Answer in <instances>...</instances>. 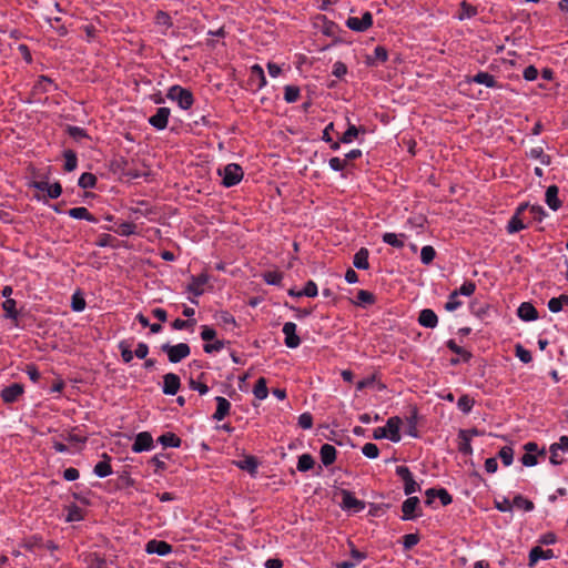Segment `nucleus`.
Listing matches in <instances>:
<instances>
[{
  "label": "nucleus",
  "instance_id": "1",
  "mask_svg": "<svg viewBox=\"0 0 568 568\" xmlns=\"http://www.w3.org/2000/svg\"><path fill=\"white\" fill-rule=\"evenodd\" d=\"M400 426L402 419L399 417H390L385 426L374 429L373 437L375 439L387 438L393 443H398L400 440Z\"/></svg>",
  "mask_w": 568,
  "mask_h": 568
},
{
  "label": "nucleus",
  "instance_id": "2",
  "mask_svg": "<svg viewBox=\"0 0 568 568\" xmlns=\"http://www.w3.org/2000/svg\"><path fill=\"white\" fill-rule=\"evenodd\" d=\"M219 175L222 178V184L225 187H232L242 181L244 172L239 164L229 163L219 169Z\"/></svg>",
  "mask_w": 568,
  "mask_h": 568
},
{
  "label": "nucleus",
  "instance_id": "3",
  "mask_svg": "<svg viewBox=\"0 0 568 568\" xmlns=\"http://www.w3.org/2000/svg\"><path fill=\"white\" fill-rule=\"evenodd\" d=\"M166 97L171 101L176 102L178 105L183 110H189L194 102L191 91L180 85L171 87L168 91Z\"/></svg>",
  "mask_w": 568,
  "mask_h": 568
},
{
  "label": "nucleus",
  "instance_id": "4",
  "mask_svg": "<svg viewBox=\"0 0 568 568\" xmlns=\"http://www.w3.org/2000/svg\"><path fill=\"white\" fill-rule=\"evenodd\" d=\"M162 351L166 353L169 361L174 364L181 362L191 353L190 346L186 343L164 344L162 345Z\"/></svg>",
  "mask_w": 568,
  "mask_h": 568
},
{
  "label": "nucleus",
  "instance_id": "5",
  "mask_svg": "<svg viewBox=\"0 0 568 568\" xmlns=\"http://www.w3.org/2000/svg\"><path fill=\"white\" fill-rule=\"evenodd\" d=\"M396 475L404 483V493H405V495L409 496V495L420 490L419 484L416 483L412 471L409 470V468L407 466H397L396 467Z\"/></svg>",
  "mask_w": 568,
  "mask_h": 568
},
{
  "label": "nucleus",
  "instance_id": "6",
  "mask_svg": "<svg viewBox=\"0 0 568 568\" xmlns=\"http://www.w3.org/2000/svg\"><path fill=\"white\" fill-rule=\"evenodd\" d=\"M209 282V275L203 273L197 276H192L190 283L186 286V291L193 295V297H189V301L197 305L199 301L196 297L201 296L204 293L203 286Z\"/></svg>",
  "mask_w": 568,
  "mask_h": 568
},
{
  "label": "nucleus",
  "instance_id": "7",
  "mask_svg": "<svg viewBox=\"0 0 568 568\" xmlns=\"http://www.w3.org/2000/svg\"><path fill=\"white\" fill-rule=\"evenodd\" d=\"M373 24V16L371 12L366 11L363 13L361 18L358 17H349L346 20V26L356 32H364Z\"/></svg>",
  "mask_w": 568,
  "mask_h": 568
},
{
  "label": "nucleus",
  "instance_id": "8",
  "mask_svg": "<svg viewBox=\"0 0 568 568\" xmlns=\"http://www.w3.org/2000/svg\"><path fill=\"white\" fill-rule=\"evenodd\" d=\"M568 450V436H561L557 443H554L549 447L550 457L549 460L552 465L557 466L562 464L564 458L560 453Z\"/></svg>",
  "mask_w": 568,
  "mask_h": 568
},
{
  "label": "nucleus",
  "instance_id": "9",
  "mask_svg": "<svg viewBox=\"0 0 568 568\" xmlns=\"http://www.w3.org/2000/svg\"><path fill=\"white\" fill-rule=\"evenodd\" d=\"M30 186L38 191L45 192L50 199H58L62 193L61 184L58 182L33 181L30 183Z\"/></svg>",
  "mask_w": 568,
  "mask_h": 568
},
{
  "label": "nucleus",
  "instance_id": "10",
  "mask_svg": "<svg viewBox=\"0 0 568 568\" xmlns=\"http://www.w3.org/2000/svg\"><path fill=\"white\" fill-rule=\"evenodd\" d=\"M154 448L153 437L149 432H141L135 436L132 445L133 453L150 452Z\"/></svg>",
  "mask_w": 568,
  "mask_h": 568
},
{
  "label": "nucleus",
  "instance_id": "11",
  "mask_svg": "<svg viewBox=\"0 0 568 568\" xmlns=\"http://www.w3.org/2000/svg\"><path fill=\"white\" fill-rule=\"evenodd\" d=\"M296 328H297V326L293 322H286L283 325L282 332L285 336L284 344L288 348H297L301 344V338L296 334Z\"/></svg>",
  "mask_w": 568,
  "mask_h": 568
},
{
  "label": "nucleus",
  "instance_id": "12",
  "mask_svg": "<svg viewBox=\"0 0 568 568\" xmlns=\"http://www.w3.org/2000/svg\"><path fill=\"white\" fill-rule=\"evenodd\" d=\"M342 508L344 510H352L359 513L365 508L364 501L357 499L351 491L342 490Z\"/></svg>",
  "mask_w": 568,
  "mask_h": 568
},
{
  "label": "nucleus",
  "instance_id": "13",
  "mask_svg": "<svg viewBox=\"0 0 568 568\" xmlns=\"http://www.w3.org/2000/svg\"><path fill=\"white\" fill-rule=\"evenodd\" d=\"M170 114L171 111L169 108H159L155 114L150 116L149 123L159 131L164 130L168 126Z\"/></svg>",
  "mask_w": 568,
  "mask_h": 568
},
{
  "label": "nucleus",
  "instance_id": "14",
  "mask_svg": "<svg viewBox=\"0 0 568 568\" xmlns=\"http://www.w3.org/2000/svg\"><path fill=\"white\" fill-rule=\"evenodd\" d=\"M24 388L19 383H13L1 390V398L4 403L11 404L18 400L23 394Z\"/></svg>",
  "mask_w": 568,
  "mask_h": 568
},
{
  "label": "nucleus",
  "instance_id": "15",
  "mask_svg": "<svg viewBox=\"0 0 568 568\" xmlns=\"http://www.w3.org/2000/svg\"><path fill=\"white\" fill-rule=\"evenodd\" d=\"M145 551L158 556H166L172 552V546L166 541L152 539L145 545Z\"/></svg>",
  "mask_w": 568,
  "mask_h": 568
},
{
  "label": "nucleus",
  "instance_id": "16",
  "mask_svg": "<svg viewBox=\"0 0 568 568\" xmlns=\"http://www.w3.org/2000/svg\"><path fill=\"white\" fill-rule=\"evenodd\" d=\"M471 82L481 84V85H485L486 88H491V89H500L501 88V85H499L498 82L496 81V78L493 74L485 72V71H480L477 74H475L474 77L469 78L468 83H471Z\"/></svg>",
  "mask_w": 568,
  "mask_h": 568
},
{
  "label": "nucleus",
  "instance_id": "17",
  "mask_svg": "<svg viewBox=\"0 0 568 568\" xmlns=\"http://www.w3.org/2000/svg\"><path fill=\"white\" fill-rule=\"evenodd\" d=\"M180 377L176 374L168 373L163 376L162 392L165 395H175L180 388Z\"/></svg>",
  "mask_w": 568,
  "mask_h": 568
},
{
  "label": "nucleus",
  "instance_id": "18",
  "mask_svg": "<svg viewBox=\"0 0 568 568\" xmlns=\"http://www.w3.org/2000/svg\"><path fill=\"white\" fill-rule=\"evenodd\" d=\"M555 557V554L551 549H542L539 546H536L529 551V567H534L539 560H548Z\"/></svg>",
  "mask_w": 568,
  "mask_h": 568
},
{
  "label": "nucleus",
  "instance_id": "19",
  "mask_svg": "<svg viewBox=\"0 0 568 568\" xmlns=\"http://www.w3.org/2000/svg\"><path fill=\"white\" fill-rule=\"evenodd\" d=\"M418 323L423 327L435 328L438 324V317L433 310L424 308L419 313Z\"/></svg>",
  "mask_w": 568,
  "mask_h": 568
},
{
  "label": "nucleus",
  "instance_id": "20",
  "mask_svg": "<svg viewBox=\"0 0 568 568\" xmlns=\"http://www.w3.org/2000/svg\"><path fill=\"white\" fill-rule=\"evenodd\" d=\"M216 402V410L213 414V419L220 422L223 420L229 414L231 409V403L222 396L215 397Z\"/></svg>",
  "mask_w": 568,
  "mask_h": 568
},
{
  "label": "nucleus",
  "instance_id": "21",
  "mask_svg": "<svg viewBox=\"0 0 568 568\" xmlns=\"http://www.w3.org/2000/svg\"><path fill=\"white\" fill-rule=\"evenodd\" d=\"M419 499L417 497H408L402 505L403 520L415 518V511L418 508Z\"/></svg>",
  "mask_w": 568,
  "mask_h": 568
},
{
  "label": "nucleus",
  "instance_id": "22",
  "mask_svg": "<svg viewBox=\"0 0 568 568\" xmlns=\"http://www.w3.org/2000/svg\"><path fill=\"white\" fill-rule=\"evenodd\" d=\"M517 315L520 320L530 322L538 318V313L535 306L528 302H524L517 310Z\"/></svg>",
  "mask_w": 568,
  "mask_h": 568
},
{
  "label": "nucleus",
  "instance_id": "23",
  "mask_svg": "<svg viewBox=\"0 0 568 568\" xmlns=\"http://www.w3.org/2000/svg\"><path fill=\"white\" fill-rule=\"evenodd\" d=\"M559 190L556 185H550L546 190L545 201L549 209L557 211L561 207V201L558 197Z\"/></svg>",
  "mask_w": 568,
  "mask_h": 568
},
{
  "label": "nucleus",
  "instance_id": "24",
  "mask_svg": "<svg viewBox=\"0 0 568 568\" xmlns=\"http://www.w3.org/2000/svg\"><path fill=\"white\" fill-rule=\"evenodd\" d=\"M337 450L331 444H324L320 449L321 462L324 466L332 465L336 459Z\"/></svg>",
  "mask_w": 568,
  "mask_h": 568
},
{
  "label": "nucleus",
  "instance_id": "25",
  "mask_svg": "<svg viewBox=\"0 0 568 568\" xmlns=\"http://www.w3.org/2000/svg\"><path fill=\"white\" fill-rule=\"evenodd\" d=\"M70 217L75 220H85L91 223H97L98 220L84 206L72 207L68 211Z\"/></svg>",
  "mask_w": 568,
  "mask_h": 568
},
{
  "label": "nucleus",
  "instance_id": "26",
  "mask_svg": "<svg viewBox=\"0 0 568 568\" xmlns=\"http://www.w3.org/2000/svg\"><path fill=\"white\" fill-rule=\"evenodd\" d=\"M406 237L405 234H396V233H390V232H387V233H384L383 234V242L393 246V247H396V248H402L404 247V239Z\"/></svg>",
  "mask_w": 568,
  "mask_h": 568
},
{
  "label": "nucleus",
  "instance_id": "27",
  "mask_svg": "<svg viewBox=\"0 0 568 568\" xmlns=\"http://www.w3.org/2000/svg\"><path fill=\"white\" fill-rule=\"evenodd\" d=\"M158 442H159L163 447L178 448V447H180V446H181V439H180V437H178L174 433H171V432H168V433L162 434V435L158 438Z\"/></svg>",
  "mask_w": 568,
  "mask_h": 568
},
{
  "label": "nucleus",
  "instance_id": "28",
  "mask_svg": "<svg viewBox=\"0 0 568 568\" xmlns=\"http://www.w3.org/2000/svg\"><path fill=\"white\" fill-rule=\"evenodd\" d=\"M353 264L358 270H367L369 267L368 251L366 248H361L356 252L353 258Z\"/></svg>",
  "mask_w": 568,
  "mask_h": 568
},
{
  "label": "nucleus",
  "instance_id": "29",
  "mask_svg": "<svg viewBox=\"0 0 568 568\" xmlns=\"http://www.w3.org/2000/svg\"><path fill=\"white\" fill-rule=\"evenodd\" d=\"M253 394L256 399L264 400L268 396L267 383L264 377H260L253 388Z\"/></svg>",
  "mask_w": 568,
  "mask_h": 568
},
{
  "label": "nucleus",
  "instance_id": "30",
  "mask_svg": "<svg viewBox=\"0 0 568 568\" xmlns=\"http://www.w3.org/2000/svg\"><path fill=\"white\" fill-rule=\"evenodd\" d=\"M478 11L476 9V7L471 6L470 3L466 2V1H463L460 3V9H459V13H458V20L463 21V20H467V19H471L474 18L475 16H477Z\"/></svg>",
  "mask_w": 568,
  "mask_h": 568
},
{
  "label": "nucleus",
  "instance_id": "31",
  "mask_svg": "<svg viewBox=\"0 0 568 568\" xmlns=\"http://www.w3.org/2000/svg\"><path fill=\"white\" fill-rule=\"evenodd\" d=\"M566 305H568V295H560L548 301V310L552 313L560 312Z\"/></svg>",
  "mask_w": 568,
  "mask_h": 568
},
{
  "label": "nucleus",
  "instance_id": "32",
  "mask_svg": "<svg viewBox=\"0 0 568 568\" xmlns=\"http://www.w3.org/2000/svg\"><path fill=\"white\" fill-rule=\"evenodd\" d=\"M93 474L99 478H105L112 474V467L109 463V458L99 462L93 469Z\"/></svg>",
  "mask_w": 568,
  "mask_h": 568
},
{
  "label": "nucleus",
  "instance_id": "33",
  "mask_svg": "<svg viewBox=\"0 0 568 568\" xmlns=\"http://www.w3.org/2000/svg\"><path fill=\"white\" fill-rule=\"evenodd\" d=\"M2 308L4 311V315L7 318H10V320H17L18 318V311H17V303L12 298H7L3 303H2Z\"/></svg>",
  "mask_w": 568,
  "mask_h": 568
},
{
  "label": "nucleus",
  "instance_id": "34",
  "mask_svg": "<svg viewBox=\"0 0 568 568\" xmlns=\"http://www.w3.org/2000/svg\"><path fill=\"white\" fill-rule=\"evenodd\" d=\"M374 302H375V296L373 293L365 291V290H361L357 293V297H356V301L354 302V304L357 306H366V305L373 304Z\"/></svg>",
  "mask_w": 568,
  "mask_h": 568
},
{
  "label": "nucleus",
  "instance_id": "35",
  "mask_svg": "<svg viewBox=\"0 0 568 568\" xmlns=\"http://www.w3.org/2000/svg\"><path fill=\"white\" fill-rule=\"evenodd\" d=\"M529 158L538 160L542 165H549L551 160L548 154H546L542 150V148L537 146L530 149L528 152Z\"/></svg>",
  "mask_w": 568,
  "mask_h": 568
},
{
  "label": "nucleus",
  "instance_id": "36",
  "mask_svg": "<svg viewBox=\"0 0 568 568\" xmlns=\"http://www.w3.org/2000/svg\"><path fill=\"white\" fill-rule=\"evenodd\" d=\"M314 466V458L310 454H303L297 460V470L305 473L312 469Z\"/></svg>",
  "mask_w": 568,
  "mask_h": 568
},
{
  "label": "nucleus",
  "instance_id": "37",
  "mask_svg": "<svg viewBox=\"0 0 568 568\" xmlns=\"http://www.w3.org/2000/svg\"><path fill=\"white\" fill-rule=\"evenodd\" d=\"M64 156V169L68 172H71L77 169L78 158L77 154L72 150H65L63 153Z\"/></svg>",
  "mask_w": 568,
  "mask_h": 568
},
{
  "label": "nucleus",
  "instance_id": "38",
  "mask_svg": "<svg viewBox=\"0 0 568 568\" xmlns=\"http://www.w3.org/2000/svg\"><path fill=\"white\" fill-rule=\"evenodd\" d=\"M388 59L387 50L382 47L377 45L374 49L373 55L368 58V64H374L375 62H385Z\"/></svg>",
  "mask_w": 568,
  "mask_h": 568
},
{
  "label": "nucleus",
  "instance_id": "39",
  "mask_svg": "<svg viewBox=\"0 0 568 568\" xmlns=\"http://www.w3.org/2000/svg\"><path fill=\"white\" fill-rule=\"evenodd\" d=\"M251 77L256 78L258 81L257 88L262 89L266 85V78L264 74V70L260 64H254L251 67Z\"/></svg>",
  "mask_w": 568,
  "mask_h": 568
},
{
  "label": "nucleus",
  "instance_id": "40",
  "mask_svg": "<svg viewBox=\"0 0 568 568\" xmlns=\"http://www.w3.org/2000/svg\"><path fill=\"white\" fill-rule=\"evenodd\" d=\"M498 457L500 458L504 466L508 467L514 462V450L510 446H504L498 452Z\"/></svg>",
  "mask_w": 568,
  "mask_h": 568
},
{
  "label": "nucleus",
  "instance_id": "41",
  "mask_svg": "<svg viewBox=\"0 0 568 568\" xmlns=\"http://www.w3.org/2000/svg\"><path fill=\"white\" fill-rule=\"evenodd\" d=\"M511 504H513V507L524 509L525 511H531L534 509L532 501L528 500L527 498H525L521 495L515 496Z\"/></svg>",
  "mask_w": 568,
  "mask_h": 568
},
{
  "label": "nucleus",
  "instance_id": "42",
  "mask_svg": "<svg viewBox=\"0 0 568 568\" xmlns=\"http://www.w3.org/2000/svg\"><path fill=\"white\" fill-rule=\"evenodd\" d=\"M318 294L317 285L313 281H308L304 288L296 293V297L307 296L315 297Z\"/></svg>",
  "mask_w": 568,
  "mask_h": 568
},
{
  "label": "nucleus",
  "instance_id": "43",
  "mask_svg": "<svg viewBox=\"0 0 568 568\" xmlns=\"http://www.w3.org/2000/svg\"><path fill=\"white\" fill-rule=\"evenodd\" d=\"M97 178L92 173H82L79 178L78 184L82 189H92L95 186Z\"/></svg>",
  "mask_w": 568,
  "mask_h": 568
},
{
  "label": "nucleus",
  "instance_id": "44",
  "mask_svg": "<svg viewBox=\"0 0 568 568\" xmlns=\"http://www.w3.org/2000/svg\"><path fill=\"white\" fill-rule=\"evenodd\" d=\"M217 320L226 329H232L236 326L235 317L229 312H221Z\"/></svg>",
  "mask_w": 568,
  "mask_h": 568
},
{
  "label": "nucleus",
  "instance_id": "45",
  "mask_svg": "<svg viewBox=\"0 0 568 568\" xmlns=\"http://www.w3.org/2000/svg\"><path fill=\"white\" fill-rule=\"evenodd\" d=\"M436 256L435 248L430 245H425L420 250V261L423 264H430Z\"/></svg>",
  "mask_w": 568,
  "mask_h": 568
},
{
  "label": "nucleus",
  "instance_id": "46",
  "mask_svg": "<svg viewBox=\"0 0 568 568\" xmlns=\"http://www.w3.org/2000/svg\"><path fill=\"white\" fill-rule=\"evenodd\" d=\"M300 98V89L295 85H286L284 88V100L287 103H294Z\"/></svg>",
  "mask_w": 568,
  "mask_h": 568
},
{
  "label": "nucleus",
  "instance_id": "47",
  "mask_svg": "<svg viewBox=\"0 0 568 568\" xmlns=\"http://www.w3.org/2000/svg\"><path fill=\"white\" fill-rule=\"evenodd\" d=\"M358 133L359 130L354 124H349L341 136V142L345 144L352 143L358 136Z\"/></svg>",
  "mask_w": 568,
  "mask_h": 568
},
{
  "label": "nucleus",
  "instance_id": "48",
  "mask_svg": "<svg viewBox=\"0 0 568 568\" xmlns=\"http://www.w3.org/2000/svg\"><path fill=\"white\" fill-rule=\"evenodd\" d=\"M474 403V399H471L468 395H463L457 400V407L464 414H468L471 410Z\"/></svg>",
  "mask_w": 568,
  "mask_h": 568
},
{
  "label": "nucleus",
  "instance_id": "49",
  "mask_svg": "<svg viewBox=\"0 0 568 568\" xmlns=\"http://www.w3.org/2000/svg\"><path fill=\"white\" fill-rule=\"evenodd\" d=\"M136 226L131 222H123L114 230L121 236H130L135 233Z\"/></svg>",
  "mask_w": 568,
  "mask_h": 568
},
{
  "label": "nucleus",
  "instance_id": "50",
  "mask_svg": "<svg viewBox=\"0 0 568 568\" xmlns=\"http://www.w3.org/2000/svg\"><path fill=\"white\" fill-rule=\"evenodd\" d=\"M462 304L463 303L459 300V295L455 291H453L448 296L447 303L445 304V310L448 312H454L457 308H459Z\"/></svg>",
  "mask_w": 568,
  "mask_h": 568
},
{
  "label": "nucleus",
  "instance_id": "51",
  "mask_svg": "<svg viewBox=\"0 0 568 568\" xmlns=\"http://www.w3.org/2000/svg\"><path fill=\"white\" fill-rule=\"evenodd\" d=\"M83 519L82 509L75 505L68 508V514L65 517V521L73 523V521H80Z\"/></svg>",
  "mask_w": 568,
  "mask_h": 568
},
{
  "label": "nucleus",
  "instance_id": "52",
  "mask_svg": "<svg viewBox=\"0 0 568 568\" xmlns=\"http://www.w3.org/2000/svg\"><path fill=\"white\" fill-rule=\"evenodd\" d=\"M525 227L526 226H525L524 222L518 217L517 214H515L508 222L507 231H508V233L514 234V233H517V232L524 230Z\"/></svg>",
  "mask_w": 568,
  "mask_h": 568
},
{
  "label": "nucleus",
  "instance_id": "53",
  "mask_svg": "<svg viewBox=\"0 0 568 568\" xmlns=\"http://www.w3.org/2000/svg\"><path fill=\"white\" fill-rule=\"evenodd\" d=\"M362 454L369 458V459H375L378 457L379 455V449L378 447L373 444V443H366L363 447H362Z\"/></svg>",
  "mask_w": 568,
  "mask_h": 568
},
{
  "label": "nucleus",
  "instance_id": "54",
  "mask_svg": "<svg viewBox=\"0 0 568 568\" xmlns=\"http://www.w3.org/2000/svg\"><path fill=\"white\" fill-rule=\"evenodd\" d=\"M447 347L453 353L458 354L459 356H462L464 361H468L470 358V353L467 352L466 349H464L463 347H460L459 345H457L456 342L453 341V339H449L447 342Z\"/></svg>",
  "mask_w": 568,
  "mask_h": 568
},
{
  "label": "nucleus",
  "instance_id": "55",
  "mask_svg": "<svg viewBox=\"0 0 568 568\" xmlns=\"http://www.w3.org/2000/svg\"><path fill=\"white\" fill-rule=\"evenodd\" d=\"M119 349L121 352V357L124 363H130L135 356L134 353L130 349L128 343L124 341L119 343Z\"/></svg>",
  "mask_w": 568,
  "mask_h": 568
},
{
  "label": "nucleus",
  "instance_id": "56",
  "mask_svg": "<svg viewBox=\"0 0 568 568\" xmlns=\"http://www.w3.org/2000/svg\"><path fill=\"white\" fill-rule=\"evenodd\" d=\"M529 212L532 219L537 222H541L548 214L541 205H530Z\"/></svg>",
  "mask_w": 568,
  "mask_h": 568
},
{
  "label": "nucleus",
  "instance_id": "57",
  "mask_svg": "<svg viewBox=\"0 0 568 568\" xmlns=\"http://www.w3.org/2000/svg\"><path fill=\"white\" fill-rule=\"evenodd\" d=\"M297 424L303 429H311L313 427V416L311 413L305 412L298 416Z\"/></svg>",
  "mask_w": 568,
  "mask_h": 568
},
{
  "label": "nucleus",
  "instance_id": "58",
  "mask_svg": "<svg viewBox=\"0 0 568 568\" xmlns=\"http://www.w3.org/2000/svg\"><path fill=\"white\" fill-rule=\"evenodd\" d=\"M476 290V285L474 282H465L460 287L459 290H455V292L458 294V295H463V296H470L474 294Z\"/></svg>",
  "mask_w": 568,
  "mask_h": 568
},
{
  "label": "nucleus",
  "instance_id": "59",
  "mask_svg": "<svg viewBox=\"0 0 568 568\" xmlns=\"http://www.w3.org/2000/svg\"><path fill=\"white\" fill-rule=\"evenodd\" d=\"M203 348L207 354L217 353L224 348V342L216 339L213 343H206Z\"/></svg>",
  "mask_w": 568,
  "mask_h": 568
},
{
  "label": "nucleus",
  "instance_id": "60",
  "mask_svg": "<svg viewBox=\"0 0 568 568\" xmlns=\"http://www.w3.org/2000/svg\"><path fill=\"white\" fill-rule=\"evenodd\" d=\"M516 356L525 364L531 362V353L521 345L516 346Z\"/></svg>",
  "mask_w": 568,
  "mask_h": 568
},
{
  "label": "nucleus",
  "instance_id": "61",
  "mask_svg": "<svg viewBox=\"0 0 568 568\" xmlns=\"http://www.w3.org/2000/svg\"><path fill=\"white\" fill-rule=\"evenodd\" d=\"M71 308L74 312H82L85 308V301H84V298L79 296L78 294H74L72 296Z\"/></svg>",
  "mask_w": 568,
  "mask_h": 568
},
{
  "label": "nucleus",
  "instance_id": "62",
  "mask_svg": "<svg viewBox=\"0 0 568 568\" xmlns=\"http://www.w3.org/2000/svg\"><path fill=\"white\" fill-rule=\"evenodd\" d=\"M328 165L333 171L341 172L346 166V160L339 158H332L328 161Z\"/></svg>",
  "mask_w": 568,
  "mask_h": 568
},
{
  "label": "nucleus",
  "instance_id": "63",
  "mask_svg": "<svg viewBox=\"0 0 568 568\" xmlns=\"http://www.w3.org/2000/svg\"><path fill=\"white\" fill-rule=\"evenodd\" d=\"M332 73L334 77L341 79L347 73V67L345 65V63L337 61L333 64Z\"/></svg>",
  "mask_w": 568,
  "mask_h": 568
},
{
  "label": "nucleus",
  "instance_id": "64",
  "mask_svg": "<svg viewBox=\"0 0 568 568\" xmlns=\"http://www.w3.org/2000/svg\"><path fill=\"white\" fill-rule=\"evenodd\" d=\"M418 541H419V538L416 534H407L404 536L403 545H404L405 549H410L414 546H416L418 544Z\"/></svg>",
  "mask_w": 568,
  "mask_h": 568
}]
</instances>
